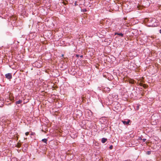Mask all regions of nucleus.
<instances>
[{"instance_id": "obj_1", "label": "nucleus", "mask_w": 161, "mask_h": 161, "mask_svg": "<svg viewBox=\"0 0 161 161\" xmlns=\"http://www.w3.org/2000/svg\"><path fill=\"white\" fill-rule=\"evenodd\" d=\"M5 76L6 78L8 79L9 80H10L12 78L11 73H8L6 74L5 75Z\"/></svg>"}, {"instance_id": "obj_2", "label": "nucleus", "mask_w": 161, "mask_h": 161, "mask_svg": "<svg viewBox=\"0 0 161 161\" xmlns=\"http://www.w3.org/2000/svg\"><path fill=\"white\" fill-rule=\"evenodd\" d=\"M130 119H128L127 121L122 120V122L125 125H128L130 122Z\"/></svg>"}, {"instance_id": "obj_3", "label": "nucleus", "mask_w": 161, "mask_h": 161, "mask_svg": "<svg viewBox=\"0 0 161 161\" xmlns=\"http://www.w3.org/2000/svg\"><path fill=\"white\" fill-rule=\"evenodd\" d=\"M107 139L106 138H103L102 139V142L103 143H104L105 142L107 141Z\"/></svg>"}, {"instance_id": "obj_4", "label": "nucleus", "mask_w": 161, "mask_h": 161, "mask_svg": "<svg viewBox=\"0 0 161 161\" xmlns=\"http://www.w3.org/2000/svg\"><path fill=\"white\" fill-rule=\"evenodd\" d=\"M115 35L121 36H123V34H122V33H116Z\"/></svg>"}, {"instance_id": "obj_5", "label": "nucleus", "mask_w": 161, "mask_h": 161, "mask_svg": "<svg viewBox=\"0 0 161 161\" xmlns=\"http://www.w3.org/2000/svg\"><path fill=\"white\" fill-rule=\"evenodd\" d=\"M22 102V100H19V101H17L16 102V104H20V103H21Z\"/></svg>"}, {"instance_id": "obj_6", "label": "nucleus", "mask_w": 161, "mask_h": 161, "mask_svg": "<svg viewBox=\"0 0 161 161\" xmlns=\"http://www.w3.org/2000/svg\"><path fill=\"white\" fill-rule=\"evenodd\" d=\"M42 141L46 143H47V140L46 139H42Z\"/></svg>"}, {"instance_id": "obj_7", "label": "nucleus", "mask_w": 161, "mask_h": 161, "mask_svg": "<svg viewBox=\"0 0 161 161\" xmlns=\"http://www.w3.org/2000/svg\"><path fill=\"white\" fill-rule=\"evenodd\" d=\"M21 144L19 143H18L16 145V147H20L21 146Z\"/></svg>"}, {"instance_id": "obj_8", "label": "nucleus", "mask_w": 161, "mask_h": 161, "mask_svg": "<svg viewBox=\"0 0 161 161\" xmlns=\"http://www.w3.org/2000/svg\"><path fill=\"white\" fill-rule=\"evenodd\" d=\"M151 152L150 151H147V154L148 155H149L151 153Z\"/></svg>"}, {"instance_id": "obj_9", "label": "nucleus", "mask_w": 161, "mask_h": 161, "mask_svg": "<svg viewBox=\"0 0 161 161\" xmlns=\"http://www.w3.org/2000/svg\"><path fill=\"white\" fill-rule=\"evenodd\" d=\"M130 83L132 84L134 83V80H131L130 81Z\"/></svg>"}, {"instance_id": "obj_10", "label": "nucleus", "mask_w": 161, "mask_h": 161, "mask_svg": "<svg viewBox=\"0 0 161 161\" xmlns=\"http://www.w3.org/2000/svg\"><path fill=\"white\" fill-rule=\"evenodd\" d=\"M113 147V146H112V145H111V146H110L109 147V149H112Z\"/></svg>"}, {"instance_id": "obj_11", "label": "nucleus", "mask_w": 161, "mask_h": 161, "mask_svg": "<svg viewBox=\"0 0 161 161\" xmlns=\"http://www.w3.org/2000/svg\"><path fill=\"white\" fill-rule=\"evenodd\" d=\"M29 132H26L25 133V135L26 136H28L29 134Z\"/></svg>"}, {"instance_id": "obj_12", "label": "nucleus", "mask_w": 161, "mask_h": 161, "mask_svg": "<svg viewBox=\"0 0 161 161\" xmlns=\"http://www.w3.org/2000/svg\"><path fill=\"white\" fill-rule=\"evenodd\" d=\"M35 134V133H33V132H31V135H34V134Z\"/></svg>"}, {"instance_id": "obj_13", "label": "nucleus", "mask_w": 161, "mask_h": 161, "mask_svg": "<svg viewBox=\"0 0 161 161\" xmlns=\"http://www.w3.org/2000/svg\"><path fill=\"white\" fill-rule=\"evenodd\" d=\"M142 140L143 142H145L146 141V139H143Z\"/></svg>"}, {"instance_id": "obj_14", "label": "nucleus", "mask_w": 161, "mask_h": 161, "mask_svg": "<svg viewBox=\"0 0 161 161\" xmlns=\"http://www.w3.org/2000/svg\"><path fill=\"white\" fill-rule=\"evenodd\" d=\"M142 85L143 84L142 83H141L140 84V86H143Z\"/></svg>"}, {"instance_id": "obj_15", "label": "nucleus", "mask_w": 161, "mask_h": 161, "mask_svg": "<svg viewBox=\"0 0 161 161\" xmlns=\"http://www.w3.org/2000/svg\"><path fill=\"white\" fill-rule=\"evenodd\" d=\"M76 56L78 57L79 56V55H76Z\"/></svg>"}, {"instance_id": "obj_16", "label": "nucleus", "mask_w": 161, "mask_h": 161, "mask_svg": "<svg viewBox=\"0 0 161 161\" xmlns=\"http://www.w3.org/2000/svg\"><path fill=\"white\" fill-rule=\"evenodd\" d=\"M159 32L161 34V30H159Z\"/></svg>"}, {"instance_id": "obj_17", "label": "nucleus", "mask_w": 161, "mask_h": 161, "mask_svg": "<svg viewBox=\"0 0 161 161\" xmlns=\"http://www.w3.org/2000/svg\"><path fill=\"white\" fill-rule=\"evenodd\" d=\"M83 57V55H81V56H80V57H81V58Z\"/></svg>"}, {"instance_id": "obj_18", "label": "nucleus", "mask_w": 161, "mask_h": 161, "mask_svg": "<svg viewBox=\"0 0 161 161\" xmlns=\"http://www.w3.org/2000/svg\"><path fill=\"white\" fill-rule=\"evenodd\" d=\"M64 56V55H62V56Z\"/></svg>"}]
</instances>
